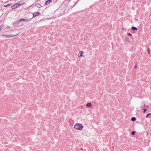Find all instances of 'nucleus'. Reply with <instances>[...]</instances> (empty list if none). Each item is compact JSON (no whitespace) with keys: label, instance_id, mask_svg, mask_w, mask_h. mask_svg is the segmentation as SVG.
<instances>
[{"label":"nucleus","instance_id":"15","mask_svg":"<svg viewBox=\"0 0 151 151\" xmlns=\"http://www.w3.org/2000/svg\"><path fill=\"white\" fill-rule=\"evenodd\" d=\"M147 51L148 54H150V51L149 48L147 49Z\"/></svg>","mask_w":151,"mask_h":151},{"label":"nucleus","instance_id":"13","mask_svg":"<svg viewBox=\"0 0 151 151\" xmlns=\"http://www.w3.org/2000/svg\"><path fill=\"white\" fill-rule=\"evenodd\" d=\"M150 115V113L148 114L146 116V117L147 118L148 117V116Z\"/></svg>","mask_w":151,"mask_h":151},{"label":"nucleus","instance_id":"23","mask_svg":"<svg viewBox=\"0 0 151 151\" xmlns=\"http://www.w3.org/2000/svg\"><path fill=\"white\" fill-rule=\"evenodd\" d=\"M83 149V148H81V150H82Z\"/></svg>","mask_w":151,"mask_h":151},{"label":"nucleus","instance_id":"3","mask_svg":"<svg viewBox=\"0 0 151 151\" xmlns=\"http://www.w3.org/2000/svg\"><path fill=\"white\" fill-rule=\"evenodd\" d=\"M18 34H16V35H12V34H11V35H2V36H3V37H5V36H6V37H14V36H16V35H17Z\"/></svg>","mask_w":151,"mask_h":151},{"label":"nucleus","instance_id":"2","mask_svg":"<svg viewBox=\"0 0 151 151\" xmlns=\"http://www.w3.org/2000/svg\"><path fill=\"white\" fill-rule=\"evenodd\" d=\"M21 4H20L17 3L14 4L12 7V9H14L15 8L18 7L20 6Z\"/></svg>","mask_w":151,"mask_h":151},{"label":"nucleus","instance_id":"5","mask_svg":"<svg viewBox=\"0 0 151 151\" xmlns=\"http://www.w3.org/2000/svg\"><path fill=\"white\" fill-rule=\"evenodd\" d=\"M52 0H48L45 1V2L44 5L46 6L47 5L49 4L52 1Z\"/></svg>","mask_w":151,"mask_h":151},{"label":"nucleus","instance_id":"7","mask_svg":"<svg viewBox=\"0 0 151 151\" xmlns=\"http://www.w3.org/2000/svg\"><path fill=\"white\" fill-rule=\"evenodd\" d=\"M28 21V19H21L19 20V22H21L22 21L23 22H27Z\"/></svg>","mask_w":151,"mask_h":151},{"label":"nucleus","instance_id":"11","mask_svg":"<svg viewBox=\"0 0 151 151\" xmlns=\"http://www.w3.org/2000/svg\"><path fill=\"white\" fill-rule=\"evenodd\" d=\"M136 118L135 117H132L131 118V120L132 121H134L136 120Z\"/></svg>","mask_w":151,"mask_h":151},{"label":"nucleus","instance_id":"9","mask_svg":"<svg viewBox=\"0 0 151 151\" xmlns=\"http://www.w3.org/2000/svg\"><path fill=\"white\" fill-rule=\"evenodd\" d=\"M131 29L133 30H137V28L134 27H132Z\"/></svg>","mask_w":151,"mask_h":151},{"label":"nucleus","instance_id":"18","mask_svg":"<svg viewBox=\"0 0 151 151\" xmlns=\"http://www.w3.org/2000/svg\"><path fill=\"white\" fill-rule=\"evenodd\" d=\"M127 35H129V36H132V34L129 33H127Z\"/></svg>","mask_w":151,"mask_h":151},{"label":"nucleus","instance_id":"20","mask_svg":"<svg viewBox=\"0 0 151 151\" xmlns=\"http://www.w3.org/2000/svg\"><path fill=\"white\" fill-rule=\"evenodd\" d=\"M137 68V65H135L134 66V68Z\"/></svg>","mask_w":151,"mask_h":151},{"label":"nucleus","instance_id":"1","mask_svg":"<svg viewBox=\"0 0 151 151\" xmlns=\"http://www.w3.org/2000/svg\"><path fill=\"white\" fill-rule=\"evenodd\" d=\"M83 125L79 123H76L74 125V128L76 129L81 130L83 128Z\"/></svg>","mask_w":151,"mask_h":151},{"label":"nucleus","instance_id":"19","mask_svg":"<svg viewBox=\"0 0 151 151\" xmlns=\"http://www.w3.org/2000/svg\"><path fill=\"white\" fill-rule=\"evenodd\" d=\"M4 7H7V6H6V5H4Z\"/></svg>","mask_w":151,"mask_h":151},{"label":"nucleus","instance_id":"16","mask_svg":"<svg viewBox=\"0 0 151 151\" xmlns=\"http://www.w3.org/2000/svg\"><path fill=\"white\" fill-rule=\"evenodd\" d=\"M147 109H144L143 113H145L146 112V111H147Z\"/></svg>","mask_w":151,"mask_h":151},{"label":"nucleus","instance_id":"21","mask_svg":"<svg viewBox=\"0 0 151 151\" xmlns=\"http://www.w3.org/2000/svg\"><path fill=\"white\" fill-rule=\"evenodd\" d=\"M9 28V26H7V28Z\"/></svg>","mask_w":151,"mask_h":151},{"label":"nucleus","instance_id":"14","mask_svg":"<svg viewBox=\"0 0 151 151\" xmlns=\"http://www.w3.org/2000/svg\"><path fill=\"white\" fill-rule=\"evenodd\" d=\"M135 133V132L134 131H133L132 132V135H134V134Z\"/></svg>","mask_w":151,"mask_h":151},{"label":"nucleus","instance_id":"10","mask_svg":"<svg viewBox=\"0 0 151 151\" xmlns=\"http://www.w3.org/2000/svg\"><path fill=\"white\" fill-rule=\"evenodd\" d=\"M91 106V103H88L86 104V106L87 107H89Z\"/></svg>","mask_w":151,"mask_h":151},{"label":"nucleus","instance_id":"22","mask_svg":"<svg viewBox=\"0 0 151 151\" xmlns=\"http://www.w3.org/2000/svg\"><path fill=\"white\" fill-rule=\"evenodd\" d=\"M150 117H151V113H150Z\"/></svg>","mask_w":151,"mask_h":151},{"label":"nucleus","instance_id":"17","mask_svg":"<svg viewBox=\"0 0 151 151\" xmlns=\"http://www.w3.org/2000/svg\"><path fill=\"white\" fill-rule=\"evenodd\" d=\"M2 28V26H0V32H1Z\"/></svg>","mask_w":151,"mask_h":151},{"label":"nucleus","instance_id":"4","mask_svg":"<svg viewBox=\"0 0 151 151\" xmlns=\"http://www.w3.org/2000/svg\"><path fill=\"white\" fill-rule=\"evenodd\" d=\"M40 13L39 12H37L33 13V17H35L39 15Z\"/></svg>","mask_w":151,"mask_h":151},{"label":"nucleus","instance_id":"12","mask_svg":"<svg viewBox=\"0 0 151 151\" xmlns=\"http://www.w3.org/2000/svg\"><path fill=\"white\" fill-rule=\"evenodd\" d=\"M12 3H11L10 4H8L6 5V6H12Z\"/></svg>","mask_w":151,"mask_h":151},{"label":"nucleus","instance_id":"8","mask_svg":"<svg viewBox=\"0 0 151 151\" xmlns=\"http://www.w3.org/2000/svg\"><path fill=\"white\" fill-rule=\"evenodd\" d=\"M20 22H19V20L18 21L15 22L13 24L14 26H15L16 25H18Z\"/></svg>","mask_w":151,"mask_h":151},{"label":"nucleus","instance_id":"6","mask_svg":"<svg viewBox=\"0 0 151 151\" xmlns=\"http://www.w3.org/2000/svg\"><path fill=\"white\" fill-rule=\"evenodd\" d=\"M83 53V52L82 51H81L79 52L78 57H81L83 56L82 54Z\"/></svg>","mask_w":151,"mask_h":151},{"label":"nucleus","instance_id":"24","mask_svg":"<svg viewBox=\"0 0 151 151\" xmlns=\"http://www.w3.org/2000/svg\"><path fill=\"white\" fill-rule=\"evenodd\" d=\"M145 106V105H144V106Z\"/></svg>","mask_w":151,"mask_h":151}]
</instances>
